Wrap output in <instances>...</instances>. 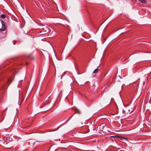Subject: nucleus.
Masks as SVG:
<instances>
[{
    "mask_svg": "<svg viewBox=\"0 0 151 151\" xmlns=\"http://www.w3.org/2000/svg\"><path fill=\"white\" fill-rule=\"evenodd\" d=\"M119 125V124L117 123H114V127H115V129H116V128L118 127Z\"/></svg>",
    "mask_w": 151,
    "mask_h": 151,
    "instance_id": "obj_4",
    "label": "nucleus"
},
{
    "mask_svg": "<svg viewBox=\"0 0 151 151\" xmlns=\"http://www.w3.org/2000/svg\"><path fill=\"white\" fill-rule=\"evenodd\" d=\"M107 129V127L106 126H103L102 129H101V132H103L104 134H106L108 132V131Z\"/></svg>",
    "mask_w": 151,
    "mask_h": 151,
    "instance_id": "obj_1",
    "label": "nucleus"
},
{
    "mask_svg": "<svg viewBox=\"0 0 151 151\" xmlns=\"http://www.w3.org/2000/svg\"><path fill=\"white\" fill-rule=\"evenodd\" d=\"M70 117H69V118H68V119H70Z\"/></svg>",
    "mask_w": 151,
    "mask_h": 151,
    "instance_id": "obj_13",
    "label": "nucleus"
},
{
    "mask_svg": "<svg viewBox=\"0 0 151 151\" xmlns=\"http://www.w3.org/2000/svg\"><path fill=\"white\" fill-rule=\"evenodd\" d=\"M98 71V68L96 69H95L93 72V73H97Z\"/></svg>",
    "mask_w": 151,
    "mask_h": 151,
    "instance_id": "obj_6",
    "label": "nucleus"
},
{
    "mask_svg": "<svg viewBox=\"0 0 151 151\" xmlns=\"http://www.w3.org/2000/svg\"><path fill=\"white\" fill-rule=\"evenodd\" d=\"M141 3L146 4V1L145 0H138Z\"/></svg>",
    "mask_w": 151,
    "mask_h": 151,
    "instance_id": "obj_5",
    "label": "nucleus"
},
{
    "mask_svg": "<svg viewBox=\"0 0 151 151\" xmlns=\"http://www.w3.org/2000/svg\"><path fill=\"white\" fill-rule=\"evenodd\" d=\"M1 23L2 25V28L0 29V30L2 31H4L5 29V26L4 22L2 21H1Z\"/></svg>",
    "mask_w": 151,
    "mask_h": 151,
    "instance_id": "obj_3",
    "label": "nucleus"
},
{
    "mask_svg": "<svg viewBox=\"0 0 151 151\" xmlns=\"http://www.w3.org/2000/svg\"><path fill=\"white\" fill-rule=\"evenodd\" d=\"M113 137V136H110V138L109 139H112V137ZM112 140L113 141V140L112 139Z\"/></svg>",
    "mask_w": 151,
    "mask_h": 151,
    "instance_id": "obj_9",
    "label": "nucleus"
},
{
    "mask_svg": "<svg viewBox=\"0 0 151 151\" xmlns=\"http://www.w3.org/2000/svg\"><path fill=\"white\" fill-rule=\"evenodd\" d=\"M10 81V79H9V80H8V81Z\"/></svg>",
    "mask_w": 151,
    "mask_h": 151,
    "instance_id": "obj_11",
    "label": "nucleus"
},
{
    "mask_svg": "<svg viewBox=\"0 0 151 151\" xmlns=\"http://www.w3.org/2000/svg\"><path fill=\"white\" fill-rule=\"evenodd\" d=\"M114 138L119 137L118 136H114Z\"/></svg>",
    "mask_w": 151,
    "mask_h": 151,
    "instance_id": "obj_8",
    "label": "nucleus"
},
{
    "mask_svg": "<svg viewBox=\"0 0 151 151\" xmlns=\"http://www.w3.org/2000/svg\"><path fill=\"white\" fill-rule=\"evenodd\" d=\"M6 16L4 14H2L1 15V17L2 19H4L5 18Z\"/></svg>",
    "mask_w": 151,
    "mask_h": 151,
    "instance_id": "obj_7",
    "label": "nucleus"
},
{
    "mask_svg": "<svg viewBox=\"0 0 151 151\" xmlns=\"http://www.w3.org/2000/svg\"><path fill=\"white\" fill-rule=\"evenodd\" d=\"M89 132V130L88 129V130H87V131H86V132H85V133H87L88 132Z\"/></svg>",
    "mask_w": 151,
    "mask_h": 151,
    "instance_id": "obj_10",
    "label": "nucleus"
},
{
    "mask_svg": "<svg viewBox=\"0 0 151 151\" xmlns=\"http://www.w3.org/2000/svg\"><path fill=\"white\" fill-rule=\"evenodd\" d=\"M115 108V111H114V114H116L118 112V108L116 104L114 102V108Z\"/></svg>",
    "mask_w": 151,
    "mask_h": 151,
    "instance_id": "obj_2",
    "label": "nucleus"
},
{
    "mask_svg": "<svg viewBox=\"0 0 151 151\" xmlns=\"http://www.w3.org/2000/svg\"><path fill=\"white\" fill-rule=\"evenodd\" d=\"M119 99H120V100H121V98H120V96H119Z\"/></svg>",
    "mask_w": 151,
    "mask_h": 151,
    "instance_id": "obj_12",
    "label": "nucleus"
}]
</instances>
